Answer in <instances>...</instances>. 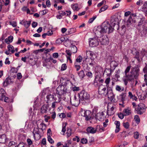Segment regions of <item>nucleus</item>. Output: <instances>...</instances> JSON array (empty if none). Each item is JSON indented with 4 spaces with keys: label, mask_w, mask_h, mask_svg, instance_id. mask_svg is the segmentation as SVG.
<instances>
[{
    "label": "nucleus",
    "mask_w": 147,
    "mask_h": 147,
    "mask_svg": "<svg viewBox=\"0 0 147 147\" xmlns=\"http://www.w3.org/2000/svg\"><path fill=\"white\" fill-rule=\"evenodd\" d=\"M124 72L128 79L133 81L134 79H137L138 78L140 75V69L138 66L131 68V66H129L126 67Z\"/></svg>",
    "instance_id": "f03ea898"
},
{
    "label": "nucleus",
    "mask_w": 147,
    "mask_h": 147,
    "mask_svg": "<svg viewBox=\"0 0 147 147\" xmlns=\"http://www.w3.org/2000/svg\"><path fill=\"white\" fill-rule=\"evenodd\" d=\"M0 1L1 4L4 3L5 5H7L9 3V0H0Z\"/></svg>",
    "instance_id": "ea45409f"
},
{
    "label": "nucleus",
    "mask_w": 147,
    "mask_h": 147,
    "mask_svg": "<svg viewBox=\"0 0 147 147\" xmlns=\"http://www.w3.org/2000/svg\"><path fill=\"white\" fill-rule=\"evenodd\" d=\"M128 96L130 99H132L133 100H135L137 101L138 99L137 97L135 95L133 94L131 92L129 91L128 92Z\"/></svg>",
    "instance_id": "a211bd4d"
},
{
    "label": "nucleus",
    "mask_w": 147,
    "mask_h": 147,
    "mask_svg": "<svg viewBox=\"0 0 147 147\" xmlns=\"http://www.w3.org/2000/svg\"><path fill=\"white\" fill-rule=\"evenodd\" d=\"M9 24L11 25L13 27H15L17 26V22L15 21L10 22Z\"/></svg>",
    "instance_id": "3c124183"
},
{
    "label": "nucleus",
    "mask_w": 147,
    "mask_h": 147,
    "mask_svg": "<svg viewBox=\"0 0 147 147\" xmlns=\"http://www.w3.org/2000/svg\"><path fill=\"white\" fill-rule=\"evenodd\" d=\"M37 127L38 128L43 130V129H45L46 125L43 123V121L41 119L39 120L36 121Z\"/></svg>",
    "instance_id": "9d476101"
},
{
    "label": "nucleus",
    "mask_w": 147,
    "mask_h": 147,
    "mask_svg": "<svg viewBox=\"0 0 147 147\" xmlns=\"http://www.w3.org/2000/svg\"><path fill=\"white\" fill-rule=\"evenodd\" d=\"M98 81L101 83H102L104 82V80L103 79H98V78L97 77H96L95 79L94 80V84L96 86H98Z\"/></svg>",
    "instance_id": "bb28decb"
},
{
    "label": "nucleus",
    "mask_w": 147,
    "mask_h": 147,
    "mask_svg": "<svg viewBox=\"0 0 147 147\" xmlns=\"http://www.w3.org/2000/svg\"><path fill=\"white\" fill-rule=\"evenodd\" d=\"M39 129L38 127L36 128H34V131L33 132V136L34 138L35 139V135L36 134L37 136H38V139L40 138V132L39 131Z\"/></svg>",
    "instance_id": "4468645a"
},
{
    "label": "nucleus",
    "mask_w": 147,
    "mask_h": 147,
    "mask_svg": "<svg viewBox=\"0 0 147 147\" xmlns=\"http://www.w3.org/2000/svg\"><path fill=\"white\" fill-rule=\"evenodd\" d=\"M89 44L91 47H94L99 44V42L97 38H90L89 40Z\"/></svg>",
    "instance_id": "1a4fd4ad"
},
{
    "label": "nucleus",
    "mask_w": 147,
    "mask_h": 147,
    "mask_svg": "<svg viewBox=\"0 0 147 147\" xmlns=\"http://www.w3.org/2000/svg\"><path fill=\"white\" fill-rule=\"evenodd\" d=\"M121 97V99L123 103L124 101L125 100V98L126 97V93H122L120 95Z\"/></svg>",
    "instance_id": "c756f323"
},
{
    "label": "nucleus",
    "mask_w": 147,
    "mask_h": 147,
    "mask_svg": "<svg viewBox=\"0 0 147 147\" xmlns=\"http://www.w3.org/2000/svg\"><path fill=\"white\" fill-rule=\"evenodd\" d=\"M96 130V127L95 128L91 126L88 127L86 129L87 133L92 134L95 133Z\"/></svg>",
    "instance_id": "2eb2a0df"
},
{
    "label": "nucleus",
    "mask_w": 147,
    "mask_h": 147,
    "mask_svg": "<svg viewBox=\"0 0 147 147\" xmlns=\"http://www.w3.org/2000/svg\"><path fill=\"white\" fill-rule=\"evenodd\" d=\"M96 18V16H95L92 18H90L88 21V23L89 24L92 23L93 21Z\"/></svg>",
    "instance_id": "de8ad7c7"
},
{
    "label": "nucleus",
    "mask_w": 147,
    "mask_h": 147,
    "mask_svg": "<svg viewBox=\"0 0 147 147\" xmlns=\"http://www.w3.org/2000/svg\"><path fill=\"white\" fill-rule=\"evenodd\" d=\"M106 3V1L105 0H103L101 2L98 3L97 5L98 7H100L102 6L105 3Z\"/></svg>",
    "instance_id": "680f3d73"
},
{
    "label": "nucleus",
    "mask_w": 147,
    "mask_h": 147,
    "mask_svg": "<svg viewBox=\"0 0 147 147\" xmlns=\"http://www.w3.org/2000/svg\"><path fill=\"white\" fill-rule=\"evenodd\" d=\"M5 92L4 89H1L0 90V100H3L5 97Z\"/></svg>",
    "instance_id": "5701e85b"
},
{
    "label": "nucleus",
    "mask_w": 147,
    "mask_h": 147,
    "mask_svg": "<svg viewBox=\"0 0 147 147\" xmlns=\"http://www.w3.org/2000/svg\"><path fill=\"white\" fill-rule=\"evenodd\" d=\"M74 65L75 68L77 71H79L80 69V67L79 65H78L76 63H75Z\"/></svg>",
    "instance_id": "603ef678"
},
{
    "label": "nucleus",
    "mask_w": 147,
    "mask_h": 147,
    "mask_svg": "<svg viewBox=\"0 0 147 147\" xmlns=\"http://www.w3.org/2000/svg\"><path fill=\"white\" fill-rule=\"evenodd\" d=\"M145 106L142 103H140L138 104L135 110L138 114L142 115L145 111Z\"/></svg>",
    "instance_id": "20e7f679"
},
{
    "label": "nucleus",
    "mask_w": 147,
    "mask_h": 147,
    "mask_svg": "<svg viewBox=\"0 0 147 147\" xmlns=\"http://www.w3.org/2000/svg\"><path fill=\"white\" fill-rule=\"evenodd\" d=\"M76 31V29L75 28H72L69 29L67 32V35H69L75 32Z\"/></svg>",
    "instance_id": "cd10ccee"
},
{
    "label": "nucleus",
    "mask_w": 147,
    "mask_h": 147,
    "mask_svg": "<svg viewBox=\"0 0 147 147\" xmlns=\"http://www.w3.org/2000/svg\"><path fill=\"white\" fill-rule=\"evenodd\" d=\"M78 74L80 77L82 78H83L85 76L83 70H81L78 72Z\"/></svg>",
    "instance_id": "f704fd0d"
},
{
    "label": "nucleus",
    "mask_w": 147,
    "mask_h": 147,
    "mask_svg": "<svg viewBox=\"0 0 147 147\" xmlns=\"http://www.w3.org/2000/svg\"><path fill=\"white\" fill-rule=\"evenodd\" d=\"M107 87L103 86L102 84L100 85L98 88V93L101 95H104L108 92V89L107 90Z\"/></svg>",
    "instance_id": "423d86ee"
},
{
    "label": "nucleus",
    "mask_w": 147,
    "mask_h": 147,
    "mask_svg": "<svg viewBox=\"0 0 147 147\" xmlns=\"http://www.w3.org/2000/svg\"><path fill=\"white\" fill-rule=\"evenodd\" d=\"M80 95V99L81 100H85L89 99L90 98V95L87 92L82 90L80 94H78Z\"/></svg>",
    "instance_id": "0eeeda50"
},
{
    "label": "nucleus",
    "mask_w": 147,
    "mask_h": 147,
    "mask_svg": "<svg viewBox=\"0 0 147 147\" xmlns=\"http://www.w3.org/2000/svg\"><path fill=\"white\" fill-rule=\"evenodd\" d=\"M115 89L117 91L120 92L123 91L124 90L123 87H121V86L119 85H117L116 86Z\"/></svg>",
    "instance_id": "72a5a7b5"
},
{
    "label": "nucleus",
    "mask_w": 147,
    "mask_h": 147,
    "mask_svg": "<svg viewBox=\"0 0 147 147\" xmlns=\"http://www.w3.org/2000/svg\"><path fill=\"white\" fill-rule=\"evenodd\" d=\"M51 114V117L54 120L56 117V113L55 112H54L52 113Z\"/></svg>",
    "instance_id": "338daca9"
},
{
    "label": "nucleus",
    "mask_w": 147,
    "mask_h": 147,
    "mask_svg": "<svg viewBox=\"0 0 147 147\" xmlns=\"http://www.w3.org/2000/svg\"><path fill=\"white\" fill-rule=\"evenodd\" d=\"M59 116L61 118H64L65 117L66 115L64 113H62L58 114Z\"/></svg>",
    "instance_id": "052dcab7"
},
{
    "label": "nucleus",
    "mask_w": 147,
    "mask_h": 147,
    "mask_svg": "<svg viewBox=\"0 0 147 147\" xmlns=\"http://www.w3.org/2000/svg\"><path fill=\"white\" fill-rule=\"evenodd\" d=\"M123 125L124 127L126 129L129 128V122H123Z\"/></svg>",
    "instance_id": "c03bdc74"
},
{
    "label": "nucleus",
    "mask_w": 147,
    "mask_h": 147,
    "mask_svg": "<svg viewBox=\"0 0 147 147\" xmlns=\"http://www.w3.org/2000/svg\"><path fill=\"white\" fill-rule=\"evenodd\" d=\"M80 100L79 95H78L77 96L75 95L74 98L71 100L70 102L73 105L76 107L79 104Z\"/></svg>",
    "instance_id": "6e6552de"
},
{
    "label": "nucleus",
    "mask_w": 147,
    "mask_h": 147,
    "mask_svg": "<svg viewBox=\"0 0 147 147\" xmlns=\"http://www.w3.org/2000/svg\"><path fill=\"white\" fill-rule=\"evenodd\" d=\"M82 58L80 56H79L76 59V62L75 63H80L82 60Z\"/></svg>",
    "instance_id": "a18cd8bd"
},
{
    "label": "nucleus",
    "mask_w": 147,
    "mask_h": 147,
    "mask_svg": "<svg viewBox=\"0 0 147 147\" xmlns=\"http://www.w3.org/2000/svg\"><path fill=\"white\" fill-rule=\"evenodd\" d=\"M123 113L125 116L129 115L131 114V110L130 108L127 107L123 109Z\"/></svg>",
    "instance_id": "f3484780"
},
{
    "label": "nucleus",
    "mask_w": 147,
    "mask_h": 147,
    "mask_svg": "<svg viewBox=\"0 0 147 147\" xmlns=\"http://www.w3.org/2000/svg\"><path fill=\"white\" fill-rule=\"evenodd\" d=\"M67 88L64 86L59 85L56 89V93L59 96L64 95L67 92Z\"/></svg>",
    "instance_id": "7ed1b4c3"
},
{
    "label": "nucleus",
    "mask_w": 147,
    "mask_h": 147,
    "mask_svg": "<svg viewBox=\"0 0 147 147\" xmlns=\"http://www.w3.org/2000/svg\"><path fill=\"white\" fill-rule=\"evenodd\" d=\"M48 141L51 144L54 143V140L52 139L51 136H48L47 137Z\"/></svg>",
    "instance_id": "5fc2aeb1"
},
{
    "label": "nucleus",
    "mask_w": 147,
    "mask_h": 147,
    "mask_svg": "<svg viewBox=\"0 0 147 147\" xmlns=\"http://www.w3.org/2000/svg\"><path fill=\"white\" fill-rule=\"evenodd\" d=\"M53 95L51 94H49L47 96V99L48 100L47 101L53 99Z\"/></svg>",
    "instance_id": "864d4df0"
},
{
    "label": "nucleus",
    "mask_w": 147,
    "mask_h": 147,
    "mask_svg": "<svg viewBox=\"0 0 147 147\" xmlns=\"http://www.w3.org/2000/svg\"><path fill=\"white\" fill-rule=\"evenodd\" d=\"M7 48L9 51L11 52L12 53H13L15 52V50H14V47L12 45H8Z\"/></svg>",
    "instance_id": "c85d7f7f"
},
{
    "label": "nucleus",
    "mask_w": 147,
    "mask_h": 147,
    "mask_svg": "<svg viewBox=\"0 0 147 147\" xmlns=\"http://www.w3.org/2000/svg\"><path fill=\"white\" fill-rule=\"evenodd\" d=\"M71 14V12L70 11H66L63 13V15L65 16H69Z\"/></svg>",
    "instance_id": "6e6d98bb"
},
{
    "label": "nucleus",
    "mask_w": 147,
    "mask_h": 147,
    "mask_svg": "<svg viewBox=\"0 0 147 147\" xmlns=\"http://www.w3.org/2000/svg\"><path fill=\"white\" fill-rule=\"evenodd\" d=\"M105 127H102V126L100 125H98L96 126V129L97 130L98 129H99V130L100 132H102L105 130Z\"/></svg>",
    "instance_id": "79ce46f5"
},
{
    "label": "nucleus",
    "mask_w": 147,
    "mask_h": 147,
    "mask_svg": "<svg viewBox=\"0 0 147 147\" xmlns=\"http://www.w3.org/2000/svg\"><path fill=\"white\" fill-rule=\"evenodd\" d=\"M47 109L48 107L46 105H44L40 108V112L42 113H45L47 112Z\"/></svg>",
    "instance_id": "a878e982"
},
{
    "label": "nucleus",
    "mask_w": 147,
    "mask_h": 147,
    "mask_svg": "<svg viewBox=\"0 0 147 147\" xmlns=\"http://www.w3.org/2000/svg\"><path fill=\"white\" fill-rule=\"evenodd\" d=\"M108 6L107 5H105L102 7L99 11V13H100L102 11H105L108 8Z\"/></svg>",
    "instance_id": "e433bc0d"
},
{
    "label": "nucleus",
    "mask_w": 147,
    "mask_h": 147,
    "mask_svg": "<svg viewBox=\"0 0 147 147\" xmlns=\"http://www.w3.org/2000/svg\"><path fill=\"white\" fill-rule=\"evenodd\" d=\"M66 123H63V124L61 132L63 133V135H64V134L66 131Z\"/></svg>",
    "instance_id": "58836bf2"
},
{
    "label": "nucleus",
    "mask_w": 147,
    "mask_h": 147,
    "mask_svg": "<svg viewBox=\"0 0 147 147\" xmlns=\"http://www.w3.org/2000/svg\"><path fill=\"white\" fill-rule=\"evenodd\" d=\"M118 20L117 18L112 17L111 18L110 24H109L107 22L103 23L101 27L100 30L99 31L100 33L103 34L107 31L108 33L112 32L114 30V27L118 22Z\"/></svg>",
    "instance_id": "f257e3e1"
},
{
    "label": "nucleus",
    "mask_w": 147,
    "mask_h": 147,
    "mask_svg": "<svg viewBox=\"0 0 147 147\" xmlns=\"http://www.w3.org/2000/svg\"><path fill=\"white\" fill-rule=\"evenodd\" d=\"M109 100L112 102H114L116 101L115 95L114 94L112 90L108 92L107 93Z\"/></svg>",
    "instance_id": "9b49d317"
},
{
    "label": "nucleus",
    "mask_w": 147,
    "mask_h": 147,
    "mask_svg": "<svg viewBox=\"0 0 147 147\" xmlns=\"http://www.w3.org/2000/svg\"><path fill=\"white\" fill-rule=\"evenodd\" d=\"M134 119L136 123L138 124L140 122V118L138 115H136L134 116Z\"/></svg>",
    "instance_id": "4c0bfd02"
},
{
    "label": "nucleus",
    "mask_w": 147,
    "mask_h": 147,
    "mask_svg": "<svg viewBox=\"0 0 147 147\" xmlns=\"http://www.w3.org/2000/svg\"><path fill=\"white\" fill-rule=\"evenodd\" d=\"M31 23V21H27L25 20H23L20 22V24L23 25L26 28H28L30 26Z\"/></svg>",
    "instance_id": "ddd939ff"
},
{
    "label": "nucleus",
    "mask_w": 147,
    "mask_h": 147,
    "mask_svg": "<svg viewBox=\"0 0 147 147\" xmlns=\"http://www.w3.org/2000/svg\"><path fill=\"white\" fill-rule=\"evenodd\" d=\"M140 134L138 132H136L134 133V138L138 139L139 138Z\"/></svg>",
    "instance_id": "09e8293b"
},
{
    "label": "nucleus",
    "mask_w": 147,
    "mask_h": 147,
    "mask_svg": "<svg viewBox=\"0 0 147 147\" xmlns=\"http://www.w3.org/2000/svg\"><path fill=\"white\" fill-rule=\"evenodd\" d=\"M71 40L68 38L64 42V44L66 47L69 46L71 43Z\"/></svg>",
    "instance_id": "c9c22d12"
},
{
    "label": "nucleus",
    "mask_w": 147,
    "mask_h": 147,
    "mask_svg": "<svg viewBox=\"0 0 147 147\" xmlns=\"http://www.w3.org/2000/svg\"><path fill=\"white\" fill-rule=\"evenodd\" d=\"M69 82V81L67 80L66 79L61 78L60 80V82L61 84V86H64L66 87V85Z\"/></svg>",
    "instance_id": "412c9836"
},
{
    "label": "nucleus",
    "mask_w": 147,
    "mask_h": 147,
    "mask_svg": "<svg viewBox=\"0 0 147 147\" xmlns=\"http://www.w3.org/2000/svg\"><path fill=\"white\" fill-rule=\"evenodd\" d=\"M11 79L9 78H7L4 82L3 85L5 87L7 86L8 85L13 82Z\"/></svg>",
    "instance_id": "6ab92c4d"
},
{
    "label": "nucleus",
    "mask_w": 147,
    "mask_h": 147,
    "mask_svg": "<svg viewBox=\"0 0 147 147\" xmlns=\"http://www.w3.org/2000/svg\"><path fill=\"white\" fill-rule=\"evenodd\" d=\"M105 114L103 112L98 113L96 115L97 119L100 121H102L105 118Z\"/></svg>",
    "instance_id": "aec40b11"
},
{
    "label": "nucleus",
    "mask_w": 147,
    "mask_h": 147,
    "mask_svg": "<svg viewBox=\"0 0 147 147\" xmlns=\"http://www.w3.org/2000/svg\"><path fill=\"white\" fill-rule=\"evenodd\" d=\"M110 78L108 77L105 80V82L106 84V86L108 88L109 86V84L110 83Z\"/></svg>",
    "instance_id": "37998d69"
},
{
    "label": "nucleus",
    "mask_w": 147,
    "mask_h": 147,
    "mask_svg": "<svg viewBox=\"0 0 147 147\" xmlns=\"http://www.w3.org/2000/svg\"><path fill=\"white\" fill-rule=\"evenodd\" d=\"M115 106L111 103H109L107 106V114L108 115H113L115 112Z\"/></svg>",
    "instance_id": "39448f33"
},
{
    "label": "nucleus",
    "mask_w": 147,
    "mask_h": 147,
    "mask_svg": "<svg viewBox=\"0 0 147 147\" xmlns=\"http://www.w3.org/2000/svg\"><path fill=\"white\" fill-rule=\"evenodd\" d=\"M71 8L74 11H78L79 8H78V4L75 3L71 5Z\"/></svg>",
    "instance_id": "7c9ffc66"
},
{
    "label": "nucleus",
    "mask_w": 147,
    "mask_h": 147,
    "mask_svg": "<svg viewBox=\"0 0 147 147\" xmlns=\"http://www.w3.org/2000/svg\"><path fill=\"white\" fill-rule=\"evenodd\" d=\"M41 143L44 147H46L45 145L46 144V140L45 138H43L42 141Z\"/></svg>",
    "instance_id": "0e129e2a"
},
{
    "label": "nucleus",
    "mask_w": 147,
    "mask_h": 147,
    "mask_svg": "<svg viewBox=\"0 0 147 147\" xmlns=\"http://www.w3.org/2000/svg\"><path fill=\"white\" fill-rule=\"evenodd\" d=\"M77 50V47L75 46H72L71 47V52L73 53H76Z\"/></svg>",
    "instance_id": "473e14b6"
},
{
    "label": "nucleus",
    "mask_w": 147,
    "mask_h": 147,
    "mask_svg": "<svg viewBox=\"0 0 147 147\" xmlns=\"http://www.w3.org/2000/svg\"><path fill=\"white\" fill-rule=\"evenodd\" d=\"M67 65L66 64H63L62 65L61 67V70L64 71L66 69H67Z\"/></svg>",
    "instance_id": "e2e57ef3"
},
{
    "label": "nucleus",
    "mask_w": 147,
    "mask_h": 147,
    "mask_svg": "<svg viewBox=\"0 0 147 147\" xmlns=\"http://www.w3.org/2000/svg\"><path fill=\"white\" fill-rule=\"evenodd\" d=\"M80 142L82 144H86L87 143L88 140L86 138H83L81 139Z\"/></svg>",
    "instance_id": "8fccbe9b"
},
{
    "label": "nucleus",
    "mask_w": 147,
    "mask_h": 147,
    "mask_svg": "<svg viewBox=\"0 0 147 147\" xmlns=\"http://www.w3.org/2000/svg\"><path fill=\"white\" fill-rule=\"evenodd\" d=\"M13 39V36L10 35L8 36L7 38H6L5 40V41L6 43L9 44L10 43L12 42Z\"/></svg>",
    "instance_id": "b1692460"
},
{
    "label": "nucleus",
    "mask_w": 147,
    "mask_h": 147,
    "mask_svg": "<svg viewBox=\"0 0 147 147\" xmlns=\"http://www.w3.org/2000/svg\"><path fill=\"white\" fill-rule=\"evenodd\" d=\"M144 81L146 85L147 86V74H145L144 75Z\"/></svg>",
    "instance_id": "774afa93"
},
{
    "label": "nucleus",
    "mask_w": 147,
    "mask_h": 147,
    "mask_svg": "<svg viewBox=\"0 0 147 147\" xmlns=\"http://www.w3.org/2000/svg\"><path fill=\"white\" fill-rule=\"evenodd\" d=\"M100 40L101 44L103 45H107L109 42V39L107 36L103 37Z\"/></svg>",
    "instance_id": "f8f14e48"
},
{
    "label": "nucleus",
    "mask_w": 147,
    "mask_h": 147,
    "mask_svg": "<svg viewBox=\"0 0 147 147\" xmlns=\"http://www.w3.org/2000/svg\"><path fill=\"white\" fill-rule=\"evenodd\" d=\"M6 136L5 134L0 136V143H4L6 141Z\"/></svg>",
    "instance_id": "393cba45"
},
{
    "label": "nucleus",
    "mask_w": 147,
    "mask_h": 147,
    "mask_svg": "<svg viewBox=\"0 0 147 147\" xmlns=\"http://www.w3.org/2000/svg\"><path fill=\"white\" fill-rule=\"evenodd\" d=\"M64 41V38H58L56 41V43L57 44H59Z\"/></svg>",
    "instance_id": "a19ab883"
},
{
    "label": "nucleus",
    "mask_w": 147,
    "mask_h": 147,
    "mask_svg": "<svg viewBox=\"0 0 147 147\" xmlns=\"http://www.w3.org/2000/svg\"><path fill=\"white\" fill-rule=\"evenodd\" d=\"M48 12V10L47 9H45L44 10L40 11L39 14L41 15H44Z\"/></svg>",
    "instance_id": "49530a36"
},
{
    "label": "nucleus",
    "mask_w": 147,
    "mask_h": 147,
    "mask_svg": "<svg viewBox=\"0 0 147 147\" xmlns=\"http://www.w3.org/2000/svg\"><path fill=\"white\" fill-rule=\"evenodd\" d=\"M114 123L116 127L115 129V132L116 133H117L119 132L120 130V123L119 121H115Z\"/></svg>",
    "instance_id": "dca6fc26"
},
{
    "label": "nucleus",
    "mask_w": 147,
    "mask_h": 147,
    "mask_svg": "<svg viewBox=\"0 0 147 147\" xmlns=\"http://www.w3.org/2000/svg\"><path fill=\"white\" fill-rule=\"evenodd\" d=\"M118 115L119 118L121 119H123L124 118V116H125L123 113H119Z\"/></svg>",
    "instance_id": "4d7b16f0"
},
{
    "label": "nucleus",
    "mask_w": 147,
    "mask_h": 147,
    "mask_svg": "<svg viewBox=\"0 0 147 147\" xmlns=\"http://www.w3.org/2000/svg\"><path fill=\"white\" fill-rule=\"evenodd\" d=\"M136 22L135 20H133L131 16L129 17V19L127 21V25L129 27L133 23H134Z\"/></svg>",
    "instance_id": "4be33fe9"
},
{
    "label": "nucleus",
    "mask_w": 147,
    "mask_h": 147,
    "mask_svg": "<svg viewBox=\"0 0 147 147\" xmlns=\"http://www.w3.org/2000/svg\"><path fill=\"white\" fill-rule=\"evenodd\" d=\"M66 134H67V138L71 136L72 134V130L71 129L67 128Z\"/></svg>",
    "instance_id": "2f4dec72"
},
{
    "label": "nucleus",
    "mask_w": 147,
    "mask_h": 147,
    "mask_svg": "<svg viewBox=\"0 0 147 147\" xmlns=\"http://www.w3.org/2000/svg\"><path fill=\"white\" fill-rule=\"evenodd\" d=\"M86 75L90 78L92 77V74L91 72L88 71L86 73Z\"/></svg>",
    "instance_id": "69168bd1"
},
{
    "label": "nucleus",
    "mask_w": 147,
    "mask_h": 147,
    "mask_svg": "<svg viewBox=\"0 0 147 147\" xmlns=\"http://www.w3.org/2000/svg\"><path fill=\"white\" fill-rule=\"evenodd\" d=\"M109 120L108 119H107L105 120V121L103 123V127H106L107 125L108 124Z\"/></svg>",
    "instance_id": "bf43d9fd"
},
{
    "label": "nucleus",
    "mask_w": 147,
    "mask_h": 147,
    "mask_svg": "<svg viewBox=\"0 0 147 147\" xmlns=\"http://www.w3.org/2000/svg\"><path fill=\"white\" fill-rule=\"evenodd\" d=\"M27 142L28 144V145L29 146L32 145L33 144L32 141L30 138H28L27 139Z\"/></svg>",
    "instance_id": "13d9d810"
}]
</instances>
